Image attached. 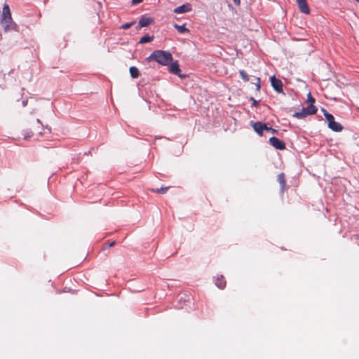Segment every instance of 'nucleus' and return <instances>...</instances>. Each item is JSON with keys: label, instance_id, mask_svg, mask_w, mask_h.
<instances>
[{"label": "nucleus", "instance_id": "nucleus-25", "mask_svg": "<svg viewBox=\"0 0 359 359\" xmlns=\"http://www.w3.org/2000/svg\"><path fill=\"white\" fill-rule=\"evenodd\" d=\"M257 83H256L257 90H259L260 89V79L259 78L257 79Z\"/></svg>", "mask_w": 359, "mask_h": 359}, {"label": "nucleus", "instance_id": "nucleus-16", "mask_svg": "<svg viewBox=\"0 0 359 359\" xmlns=\"http://www.w3.org/2000/svg\"><path fill=\"white\" fill-rule=\"evenodd\" d=\"M154 36H149L148 34L147 35H144V36H142L140 41H139V43H149V42H151L153 39H154Z\"/></svg>", "mask_w": 359, "mask_h": 359}, {"label": "nucleus", "instance_id": "nucleus-7", "mask_svg": "<svg viewBox=\"0 0 359 359\" xmlns=\"http://www.w3.org/2000/svg\"><path fill=\"white\" fill-rule=\"evenodd\" d=\"M300 11L304 14H309L310 9L306 0H297Z\"/></svg>", "mask_w": 359, "mask_h": 359}, {"label": "nucleus", "instance_id": "nucleus-21", "mask_svg": "<svg viewBox=\"0 0 359 359\" xmlns=\"http://www.w3.org/2000/svg\"><path fill=\"white\" fill-rule=\"evenodd\" d=\"M307 102L311 104H313L315 102V99L312 97L310 93L307 95Z\"/></svg>", "mask_w": 359, "mask_h": 359}, {"label": "nucleus", "instance_id": "nucleus-4", "mask_svg": "<svg viewBox=\"0 0 359 359\" xmlns=\"http://www.w3.org/2000/svg\"><path fill=\"white\" fill-rule=\"evenodd\" d=\"M270 80L273 88L278 93H283L282 81L280 79H276L275 76H271Z\"/></svg>", "mask_w": 359, "mask_h": 359}, {"label": "nucleus", "instance_id": "nucleus-26", "mask_svg": "<svg viewBox=\"0 0 359 359\" xmlns=\"http://www.w3.org/2000/svg\"><path fill=\"white\" fill-rule=\"evenodd\" d=\"M142 1L143 0H132V4L135 5V4L141 3Z\"/></svg>", "mask_w": 359, "mask_h": 359}, {"label": "nucleus", "instance_id": "nucleus-18", "mask_svg": "<svg viewBox=\"0 0 359 359\" xmlns=\"http://www.w3.org/2000/svg\"><path fill=\"white\" fill-rule=\"evenodd\" d=\"M305 109L308 113H309L310 115L314 114L317 111V108L311 104H309L307 107H304Z\"/></svg>", "mask_w": 359, "mask_h": 359}, {"label": "nucleus", "instance_id": "nucleus-11", "mask_svg": "<svg viewBox=\"0 0 359 359\" xmlns=\"http://www.w3.org/2000/svg\"><path fill=\"white\" fill-rule=\"evenodd\" d=\"M169 70L174 74H178L180 72V69L177 62L171 63L169 67Z\"/></svg>", "mask_w": 359, "mask_h": 359}, {"label": "nucleus", "instance_id": "nucleus-20", "mask_svg": "<svg viewBox=\"0 0 359 359\" xmlns=\"http://www.w3.org/2000/svg\"><path fill=\"white\" fill-rule=\"evenodd\" d=\"M168 189V187H161L160 189H152V191L154 192H157V193H159V194H165Z\"/></svg>", "mask_w": 359, "mask_h": 359}, {"label": "nucleus", "instance_id": "nucleus-32", "mask_svg": "<svg viewBox=\"0 0 359 359\" xmlns=\"http://www.w3.org/2000/svg\"><path fill=\"white\" fill-rule=\"evenodd\" d=\"M37 123L41 125V122L39 119H37Z\"/></svg>", "mask_w": 359, "mask_h": 359}, {"label": "nucleus", "instance_id": "nucleus-14", "mask_svg": "<svg viewBox=\"0 0 359 359\" xmlns=\"http://www.w3.org/2000/svg\"><path fill=\"white\" fill-rule=\"evenodd\" d=\"M173 27L178 31L180 34H184L186 32H189V30L185 27L184 25H179L177 24H174Z\"/></svg>", "mask_w": 359, "mask_h": 359}, {"label": "nucleus", "instance_id": "nucleus-22", "mask_svg": "<svg viewBox=\"0 0 359 359\" xmlns=\"http://www.w3.org/2000/svg\"><path fill=\"white\" fill-rule=\"evenodd\" d=\"M23 135H24V139H27L32 136V133L31 131L29 132L27 130H25Z\"/></svg>", "mask_w": 359, "mask_h": 359}, {"label": "nucleus", "instance_id": "nucleus-13", "mask_svg": "<svg viewBox=\"0 0 359 359\" xmlns=\"http://www.w3.org/2000/svg\"><path fill=\"white\" fill-rule=\"evenodd\" d=\"M215 285L220 289H223L226 285V282L224 280V277L221 276L218 277L215 280Z\"/></svg>", "mask_w": 359, "mask_h": 359}, {"label": "nucleus", "instance_id": "nucleus-15", "mask_svg": "<svg viewBox=\"0 0 359 359\" xmlns=\"http://www.w3.org/2000/svg\"><path fill=\"white\" fill-rule=\"evenodd\" d=\"M278 181L280 184L281 189L283 190L286 184L284 173L282 172L278 175Z\"/></svg>", "mask_w": 359, "mask_h": 359}, {"label": "nucleus", "instance_id": "nucleus-10", "mask_svg": "<svg viewBox=\"0 0 359 359\" xmlns=\"http://www.w3.org/2000/svg\"><path fill=\"white\" fill-rule=\"evenodd\" d=\"M151 22V19L150 18L142 17L139 20L138 25L140 27H147Z\"/></svg>", "mask_w": 359, "mask_h": 359}, {"label": "nucleus", "instance_id": "nucleus-3", "mask_svg": "<svg viewBox=\"0 0 359 359\" xmlns=\"http://www.w3.org/2000/svg\"><path fill=\"white\" fill-rule=\"evenodd\" d=\"M1 24L3 25L5 32H8L11 30L18 31V26L13 21L12 18H11L10 20H1Z\"/></svg>", "mask_w": 359, "mask_h": 359}, {"label": "nucleus", "instance_id": "nucleus-23", "mask_svg": "<svg viewBox=\"0 0 359 359\" xmlns=\"http://www.w3.org/2000/svg\"><path fill=\"white\" fill-rule=\"evenodd\" d=\"M133 24V22L123 24V25L121 26V29H129V28L131 27V25H132Z\"/></svg>", "mask_w": 359, "mask_h": 359}, {"label": "nucleus", "instance_id": "nucleus-30", "mask_svg": "<svg viewBox=\"0 0 359 359\" xmlns=\"http://www.w3.org/2000/svg\"><path fill=\"white\" fill-rule=\"evenodd\" d=\"M252 101H253V104L255 106L257 104V102L254 100L253 98H252Z\"/></svg>", "mask_w": 359, "mask_h": 359}, {"label": "nucleus", "instance_id": "nucleus-1", "mask_svg": "<svg viewBox=\"0 0 359 359\" xmlns=\"http://www.w3.org/2000/svg\"><path fill=\"white\" fill-rule=\"evenodd\" d=\"M147 60H154L158 64L165 66L172 61V56L168 51L158 50H154L147 58Z\"/></svg>", "mask_w": 359, "mask_h": 359}, {"label": "nucleus", "instance_id": "nucleus-17", "mask_svg": "<svg viewBox=\"0 0 359 359\" xmlns=\"http://www.w3.org/2000/svg\"><path fill=\"white\" fill-rule=\"evenodd\" d=\"M130 74L132 78L136 79L139 76L140 72L137 67H130Z\"/></svg>", "mask_w": 359, "mask_h": 359}, {"label": "nucleus", "instance_id": "nucleus-31", "mask_svg": "<svg viewBox=\"0 0 359 359\" xmlns=\"http://www.w3.org/2000/svg\"><path fill=\"white\" fill-rule=\"evenodd\" d=\"M5 83H0V86H1L2 88H4L5 87Z\"/></svg>", "mask_w": 359, "mask_h": 359}, {"label": "nucleus", "instance_id": "nucleus-6", "mask_svg": "<svg viewBox=\"0 0 359 359\" xmlns=\"http://www.w3.org/2000/svg\"><path fill=\"white\" fill-rule=\"evenodd\" d=\"M251 125L254 129V130L259 135H262L264 128H266V124L262 123V122L257 121V122H251Z\"/></svg>", "mask_w": 359, "mask_h": 359}, {"label": "nucleus", "instance_id": "nucleus-8", "mask_svg": "<svg viewBox=\"0 0 359 359\" xmlns=\"http://www.w3.org/2000/svg\"><path fill=\"white\" fill-rule=\"evenodd\" d=\"M11 13L10 8L8 4H4L3 9H2V13H1V20H11Z\"/></svg>", "mask_w": 359, "mask_h": 359}, {"label": "nucleus", "instance_id": "nucleus-5", "mask_svg": "<svg viewBox=\"0 0 359 359\" xmlns=\"http://www.w3.org/2000/svg\"><path fill=\"white\" fill-rule=\"evenodd\" d=\"M269 143L276 149L283 150L285 149V143L276 137H271L269 139Z\"/></svg>", "mask_w": 359, "mask_h": 359}, {"label": "nucleus", "instance_id": "nucleus-29", "mask_svg": "<svg viewBox=\"0 0 359 359\" xmlns=\"http://www.w3.org/2000/svg\"><path fill=\"white\" fill-rule=\"evenodd\" d=\"M27 104V100L22 101V105L23 107H25Z\"/></svg>", "mask_w": 359, "mask_h": 359}, {"label": "nucleus", "instance_id": "nucleus-2", "mask_svg": "<svg viewBox=\"0 0 359 359\" xmlns=\"http://www.w3.org/2000/svg\"><path fill=\"white\" fill-rule=\"evenodd\" d=\"M322 110L324 113V116L326 120L328 122L329 128L335 132L341 131L343 130L342 126L339 123L334 121V116L331 114L328 113L325 109H322Z\"/></svg>", "mask_w": 359, "mask_h": 359}, {"label": "nucleus", "instance_id": "nucleus-28", "mask_svg": "<svg viewBox=\"0 0 359 359\" xmlns=\"http://www.w3.org/2000/svg\"><path fill=\"white\" fill-rule=\"evenodd\" d=\"M114 245H115V242H114V241H113V242H111V243H110L109 244V246H108V247H109V248H111V247L114 246Z\"/></svg>", "mask_w": 359, "mask_h": 359}, {"label": "nucleus", "instance_id": "nucleus-9", "mask_svg": "<svg viewBox=\"0 0 359 359\" xmlns=\"http://www.w3.org/2000/svg\"><path fill=\"white\" fill-rule=\"evenodd\" d=\"M191 9V6L189 4H182L174 9V13L180 14V13H185L190 11Z\"/></svg>", "mask_w": 359, "mask_h": 359}, {"label": "nucleus", "instance_id": "nucleus-27", "mask_svg": "<svg viewBox=\"0 0 359 359\" xmlns=\"http://www.w3.org/2000/svg\"><path fill=\"white\" fill-rule=\"evenodd\" d=\"M233 1L237 6H239L241 4V0H233Z\"/></svg>", "mask_w": 359, "mask_h": 359}, {"label": "nucleus", "instance_id": "nucleus-12", "mask_svg": "<svg viewBox=\"0 0 359 359\" xmlns=\"http://www.w3.org/2000/svg\"><path fill=\"white\" fill-rule=\"evenodd\" d=\"M309 115H310L309 113H308L304 107L300 111L295 112L293 116L297 118H304Z\"/></svg>", "mask_w": 359, "mask_h": 359}, {"label": "nucleus", "instance_id": "nucleus-24", "mask_svg": "<svg viewBox=\"0 0 359 359\" xmlns=\"http://www.w3.org/2000/svg\"><path fill=\"white\" fill-rule=\"evenodd\" d=\"M265 131H267V132H271L272 133H274L275 132H276V130L271 127H268L266 126V128H264Z\"/></svg>", "mask_w": 359, "mask_h": 359}, {"label": "nucleus", "instance_id": "nucleus-19", "mask_svg": "<svg viewBox=\"0 0 359 359\" xmlns=\"http://www.w3.org/2000/svg\"><path fill=\"white\" fill-rule=\"evenodd\" d=\"M239 74L244 81H248L249 78L248 74L244 70H240Z\"/></svg>", "mask_w": 359, "mask_h": 359}]
</instances>
